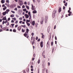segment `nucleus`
Returning <instances> with one entry per match:
<instances>
[{"mask_svg": "<svg viewBox=\"0 0 73 73\" xmlns=\"http://www.w3.org/2000/svg\"><path fill=\"white\" fill-rule=\"evenodd\" d=\"M29 31V29H26V32L24 34V36L27 38H28V37H29V35H28V32Z\"/></svg>", "mask_w": 73, "mask_h": 73, "instance_id": "nucleus-1", "label": "nucleus"}, {"mask_svg": "<svg viewBox=\"0 0 73 73\" xmlns=\"http://www.w3.org/2000/svg\"><path fill=\"white\" fill-rule=\"evenodd\" d=\"M56 13H57V10H54L52 13V17H55V15Z\"/></svg>", "mask_w": 73, "mask_h": 73, "instance_id": "nucleus-2", "label": "nucleus"}, {"mask_svg": "<svg viewBox=\"0 0 73 73\" xmlns=\"http://www.w3.org/2000/svg\"><path fill=\"white\" fill-rule=\"evenodd\" d=\"M48 17L47 16H45L44 18V21L45 23H46L48 22Z\"/></svg>", "mask_w": 73, "mask_h": 73, "instance_id": "nucleus-3", "label": "nucleus"}, {"mask_svg": "<svg viewBox=\"0 0 73 73\" xmlns=\"http://www.w3.org/2000/svg\"><path fill=\"white\" fill-rule=\"evenodd\" d=\"M18 1H19V5L21 6V5H23V4H24L23 2V1H22L21 0H18Z\"/></svg>", "mask_w": 73, "mask_h": 73, "instance_id": "nucleus-4", "label": "nucleus"}, {"mask_svg": "<svg viewBox=\"0 0 73 73\" xmlns=\"http://www.w3.org/2000/svg\"><path fill=\"white\" fill-rule=\"evenodd\" d=\"M25 17L26 19H28V18H29V16L27 14H25Z\"/></svg>", "mask_w": 73, "mask_h": 73, "instance_id": "nucleus-5", "label": "nucleus"}, {"mask_svg": "<svg viewBox=\"0 0 73 73\" xmlns=\"http://www.w3.org/2000/svg\"><path fill=\"white\" fill-rule=\"evenodd\" d=\"M31 6H32L31 9L32 10H33H33H35V7L33 6V4H31Z\"/></svg>", "mask_w": 73, "mask_h": 73, "instance_id": "nucleus-6", "label": "nucleus"}, {"mask_svg": "<svg viewBox=\"0 0 73 73\" xmlns=\"http://www.w3.org/2000/svg\"><path fill=\"white\" fill-rule=\"evenodd\" d=\"M40 45L41 48L43 47V42L42 41L40 43Z\"/></svg>", "mask_w": 73, "mask_h": 73, "instance_id": "nucleus-7", "label": "nucleus"}, {"mask_svg": "<svg viewBox=\"0 0 73 73\" xmlns=\"http://www.w3.org/2000/svg\"><path fill=\"white\" fill-rule=\"evenodd\" d=\"M10 10L9 9H6V11L5 12H6V13L8 14V12H9Z\"/></svg>", "mask_w": 73, "mask_h": 73, "instance_id": "nucleus-8", "label": "nucleus"}, {"mask_svg": "<svg viewBox=\"0 0 73 73\" xmlns=\"http://www.w3.org/2000/svg\"><path fill=\"white\" fill-rule=\"evenodd\" d=\"M11 6L12 7V8H14V7H16V4H12L11 5Z\"/></svg>", "mask_w": 73, "mask_h": 73, "instance_id": "nucleus-9", "label": "nucleus"}, {"mask_svg": "<svg viewBox=\"0 0 73 73\" xmlns=\"http://www.w3.org/2000/svg\"><path fill=\"white\" fill-rule=\"evenodd\" d=\"M58 11L59 13H60V12H61V7H60L59 8Z\"/></svg>", "mask_w": 73, "mask_h": 73, "instance_id": "nucleus-10", "label": "nucleus"}, {"mask_svg": "<svg viewBox=\"0 0 73 73\" xmlns=\"http://www.w3.org/2000/svg\"><path fill=\"white\" fill-rule=\"evenodd\" d=\"M7 20L6 16H5V17H4L2 19V20H3L4 21V20Z\"/></svg>", "mask_w": 73, "mask_h": 73, "instance_id": "nucleus-11", "label": "nucleus"}, {"mask_svg": "<svg viewBox=\"0 0 73 73\" xmlns=\"http://www.w3.org/2000/svg\"><path fill=\"white\" fill-rule=\"evenodd\" d=\"M32 25L33 26H34L35 25V21H33V22L32 23Z\"/></svg>", "mask_w": 73, "mask_h": 73, "instance_id": "nucleus-12", "label": "nucleus"}, {"mask_svg": "<svg viewBox=\"0 0 73 73\" xmlns=\"http://www.w3.org/2000/svg\"><path fill=\"white\" fill-rule=\"evenodd\" d=\"M44 22V19H42V20H41L40 21V24H43V23Z\"/></svg>", "mask_w": 73, "mask_h": 73, "instance_id": "nucleus-13", "label": "nucleus"}, {"mask_svg": "<svg viewBox=\"0 0 73 73\" xmlns=\"http://www.w3.org/2000/svg\"><path fill=\"white\" fill-rule=\"evenodd\" d=\"M4 23H5V24H6V23H7V21H3V22H2V24L3 25H4Z\"/></svg>", "mask_w": 73, "mask_h": 73, "instance_id": "nucleus-14", "label": "nucleus"}, {"mask_svg": "<svg viewBox=\"0 0 73 73\" xmlns=\"http://www.w3.org/2000/svg\"><path fill=\"white\" fill-rule=\"evenodd\" d=\"M21 27H18V31H20L21 30Z\"/></svg>", "mask_w": 73, "mask_h": 73, "instance_id": "nucleus-15", "label": "nucleus"}, {"mask_svg": "<svg viewBox=\"0 0 73 73\" xmlns=\"http://www.w3.org/2000/svg\"><path fill=\"white\" fill-rule=\"evenodd\" d=\"M6 13H6V12L5 11V12H3L2 14L3 15H6Z\"/></svg>", "mask_w": 73, "mask_h": 73, "instance_id": "nucleus-16", "label": "nucleus"}, {"mask_svg": "<svg viewBox=\"0 0 73 73\" xmlns=\"http://www.w3.org/2000/svg\"><path fill=\"white\" fill-rule=\"evenodd\" d=\"M33 13H37V11L36 10H34L33 11Z\"/></svg>", "mask_w": 73, "mask_h": 73, "instance_id": "nucleus-17", "label": "nucleus"}, {"mask_svg": "<svg viewBox=\"0 0 73 73\" xmlns=\"http://www.w3.org/2000/svg\"><path fill=\"white\" fill-rule=\"evenodd\" d=\"M1 3L2 4H4V3H5V0H2V1H1Z\"/></svg>", "mask_w": 73, "mask_h": 73, "instance_id": "nucleus-18", "label": "nucleus"}, {"mask_svg": "<svg viewBox=\"0 0 73 73\" xmlns=\"http://www.w3.org/2000/svg\"><path fill=\"white\" fill-rule=\"evenodd\" d=\"M29 22H30V20H28L27 19L26 21V23H29Z\"/></svg>", "mask_w": 73, "mask_h": 73, "instance_id": "nucleus-19", "label": "nucleus"}, {"mask_svg": "<svg viewBox=\"0 0 73 73\" xmlns=\"http://www.w3.org/2000/svg\"><path fill=\"white\" fill-rule=\"evenodd\" d=\"M6 9H7V7L6 6H5V7L3 8V11H5Z\"/></svg>", "mask_w": 73, "mask_h": 73, "instance_id": "nucleus-20", "label": "nucleus"}, {"mask_svg": "<svg viewBox=\"0 0 73 73\" xmlns=\"http://www.w3.org/2000/svg\"><path fill=\"white\" fill-rule=\"evenodd\" d=\"M40 58H39L38 61V63L39 64H40Z\"/></svg>", "mask_w": 73, "mask_h": 73, "instance_id": "nucleus-21", "label": "nucleus"}, {"mask_svg": "<svg viewBox=\"0 0 73 73\" xmlns=\"http://www.w3.org/2000/svg\"><path fill=\"white\" fill-rule=\"evenodd\" d=\"M26 7L27 8V9H29V6L26 5Z\"/></svg>", "mask_w": 73, "mask_h": 73, "instance_id": "nucleus-22", "label": "nucleus"}, {"mask_svg": "<svg viewBox=\"0 0 73 73\" xmlns=\"http://www.w3.org/2000/svg\"><path fill=\"white\" fill-rule=\"evenodd\" d=\"M14 16H15V15H14L13 14L12 15H10V17H14Z\"/></svg>", "mask_w": 73, "mask_h": 73, "instance_id": "nucleus-23", "label": "nucleus"}, {"mask_svg": "<svg viewBox=\"0 0 73 73\" xmlns=\"http://www.w3.org/2000/svg\"><path fill=\"white\" fill-rule=\"evenodd\" d=\"M48 37L49 38H51V34H49L48 36Z\"/></svg>", "mask_w": 73, "mask_h": 73, "instance_id": "nucleus-24", "label": "nucleus"}, {"mask_svg": "<svg viewBox=\"0 0 73 73\" xmlns=\"http://www.w3.org/2000/svg\"><path fill=\"white\" fill-rule=\"evenodd\" d=\"M26 24H27V25H28V26L29 27L30 26V23H27Z\"/></svg>", "mask_w": 73, "mask_h": 73, "instance_id": "nucleus-25", "label": "nucleus"}, {"mask_svg": "<svg viewBox=\"0 0 73 73\" xmlns=\"http://www.w3.org/2000/svg\"><path fill=\"white\" fill-rule=\"evenodd\" d=\"M29 17H30L29 18V20H31V19H32V17H31V15H30Z\"/></svg>", "mask_w": 73, "mask_h": 73, "instance_id": "nucleus-26", "label": "nucleus"}, {"mask_svg": "<svg viewBox=\"0 0 73 73\" xmlns=\"http://www.w3.org/2000/svg\"><path fill=\"white\" fill-rule=\"evenodd\" d=\"M11 25L13 27H12V28H13V26H14L15 25V24H11Z\"/></svg>", "mask_w": 73, "mask_h": 73, "instance_id": "nucleus-27", "label": "nucleus"}, {"mask_svg": "<svg viewBox=\"0 0 73 73\" xmlns=\"http://www.w3.org/2000/svg\"><path fill=\"white\" fill-rule=\"evenodd\" d=\"M28 15H29V16H30V15H31V12H30V11L28 12Z\"/></svg>", "mask_w": 73, "mask_h": 73, "instance_id": "nucleus-28", "label": "nucleus"}, {"mask_svg": "<svg viewBox=\"0 0 73 73\" xmlns=\"http://www.w3.org/2000/svg\"><path fill=\"white\" fill-rule=\"evenodd\" d=\"M67 5H68V3H66L65 4H64V5L66 6V7L67 6Z\"/></svg>", "mask_w": 73, "mask_h": 73, "instance_id": "nucleus-29", "label": "nucleus"}, {"mask_svg": "<svg viewBox=\"0 0 73 73\" xmlns=\"http://www.w3.org/2000/svg\"><path fill=\"white\" fill-rule=\"evenodd\" d=\"M15 11H17V7H16L15 9H14Z\"/></svg>", "mask_w": 73, "mask_h": 73, "instance_id": "nucleus-30", "label": "nucleus"}, {"mask_svg": "<svg viewBox=\"0 0 73 73\" xmlns=\"http://www.w3.org/2000/svg\"><path fill=\"white\" fill-rule=\"evenodd\" d=\"M42 38H44V35H42Z\"/></svg>", "mask_w": 73, "mask_h": 73, "instance_id": "nucleus-31", "label": "nucleus"}, {"mask_svg": "<svg viewBox=\"0 0 73 73\" xmlns=\"http://www.w3.org/2000/svg\"><path fill=\"white\" fill-rule=\"evenodd\" d=\"M13 31L14 32H16V30L15 29H14L13 30Z\"/></svg>", "mask_w": 73, "mask_h": 73, "instance_id": "nucleus-32", "label": "nucleus"}, {"mask_svg": "<svg viewBox=\"0 0 73 73\" xmlns=\"http://www.w3.org/2000/svg\"><path fill=\"white\" fill-rule=\"evenodd\" d=\"M22 32H25L24 30V29H22Z\"/></svg>", "mask_w": 73, "mask_h": 73, "instance_id": "nucleus-33", "label": "nucleus"}, {"mask_svg": "<svg viewBox=\"0 0 73 73\" xmlns=\"http://www.w3.org/2000/svg\"><path fill=\"white\" fill-rule=\"evenodd\" d=\"M11 12L13 13H15V12L13 11H11Z\"/></svg>", "mask_w": 73, "mask_h": 73, "instance_id": "nucleus-34", "label": "nucleus"}, {"mask_svg": "<svg viewBox=\"0 0 73 73\" xmlns=\"http://www.w3.org/2000/svg\"><path fill=\"white\" fill-rule=\"evenodd\" d=\"M23 11H24V12H25V11H27V9H23Z\"/></svg>", "mask_w": 73, "mask_h": 73, "instance_id": "nucleus-35", "label": "nucleus"}, {"mask_svg": "<svg viewBox=\"0 0 73 73\" xmlns=\"http://www.w3.org/2000/svg\"><path fill=\"white\" fill-rule=\"evenodd\" d=\"M17 7L18 8H21V7L19 6H17Z\"/></svg>", "mask_w": 73, "mask_h": 73, "instance_id": "nucleus-36", "label": "nucleus"}, {"mask_svg": "<svg viewBox=\"0 0 73 73\" xmlns=\"http://www.w3.org/2000/svg\"><path fill=\"white\" fill-rule=\"evenodd\" d=\"M47 45V47L48 48L49 46V44H46Z\"/></svg>", "mask_w": 73, "mask_h": 73, "instance_id": "nucleus-37", "label": "nucleus"}, {"mask_svg": "<svg viewBox=\"0 0 73 73\" xmlns=\"http://www.w3.org/2000/svg\"><path fill=\"white\" fill-rule=\"evenodd\" d=\"M53 42H51V46H53Z\"/></svg>", "mask_w": 73, "mask_h": 73, "instance_id": "nucleus-38", "label": "nucleus"}, {"mask_svg": "<svg viewBox=\"0 0 73 73\" xmlns=\"http://www.w3.org/2000/svg\"><path fill=\"white\" fill-rule=\"evenodd\" d=\"M33 36H32L31 38V40H33Z\"/></svg>", "mask_w": 73, "mask_h": 73, "instance_id": "nucleus-39", "label": "nucleus"}, {"mask_svg": "<svg viewBox=\"0 0 73 73\" xmlns=\"http://www.w3.org/2000/svg\"><path fill=\"white\" fill-rule=\"evenodd\" d=\"M54 48H52V52L53 53V52H54Z\"/></svg>", "mask_w": 73, "mask_h": 73, "instance_id": "nucleus-40", "label": "nucleus"}, {"mask_svg": "<svg viewBox=\"0 0 73 73\" xmlns=\"http://www.w3.org/2000/svg\"><path fill=\"white\" fill-rule=\"evenodd\" d=\"M46 73H48V69H46Z\"/></svg>", "mask_w": 73, "mask_h": 73, "instance_id": "nucleus-41", "label": "nucleus"}, {"mask_svg": "<svg viewBox=\"0 0 73 73\" xmlns=\"http://www.w3.org/2000/svg\"><path fill=\"white\" fill-rule=\"evenodd\" d=\"M31 35H32V36H34V33H31Z\"/></svg>", "mask_w": 73, "mask_h": 73, "instance_id": "nucleus-42", "label": "nucleus"}, {"mask_svg": "<svg viewBox=\"0 0 73 73\" xmlns=\"http://www.w3.org/2000/svg\"><path fill=\"white\" fill-rule=\"evenodd\" d=\"M6 3H9V0H7L6 1Z\"/></svg>", "mask_w": 73, "mask_h": 73, "instance_id": "nucleus-43", "label": "nucleus"}, {"mask_svg": "<svg viewBox=\"0 0 73 73\" xmlns=\"http://www.w3.org/2000/svg\"><path fill=\"white\" fill-rule=\"evenodd\" d=\"M24 4H25V5H27V2H25Z\"/></svg>", "mask_w": 73, "mask_h": 73, "instance_id": "nucleus-44", "label": "nucleus"}, {"mask_svg": "<svg viewBox=\"0 0 73 73\" xmlns=\"http://www.w3.org/2000/svg\"><path fill=\"white\" fill-rule=\"evenodd\" d=\"M17 27H18V25H15V28H17Z\"/></svg>", "mask_w": 73, "mask_h": 73, "instance_id": "nucleus-45", "label": "nucleus"}, {"mask_svg": "<svg viewBox=\"0 0 73 73\" xmlns=\"http://www.w3.org/2000/svg\"><path fill=\"white\" fill-rule=\"evenodd\" d=\"M15 23H16V24H17L18 23V21H16L15 22Z\"/></svg>", "mask_w": 73, "mask_h": 73, "instance_id": "nucleus-46", "label": "nucleus"}, {"mask_svg": "<svg viewBox=\"0 0 73 73\" xmlns=\"http://www.w3.org/2000/svg\"><path fill=\"white\" fill-rule=\"evenodd\" d=\"M25 8V6L24 5H23L22 6V8Z\"/></svg>", "mask_w": 73, "mask_h": 73, "instance_id": "nucleus-47", "label": "nucleus"}, {"mask_svg": "<svg viewBox=\"0 0 73 73\" xmlns=\"http://www.w3.org/2000/svg\"><path fill=\"white\" fill-rule=\"evenodd\" d=\"M38 37L36 36V40H38Z\"/></svg>", "mask_w": 73, "mask_h": 73, "instance_id": "nucleus-48", "label": "nucleus"}, {"mask_svg": "<svg viewBox=\"0 0 73 73\" xmlns=\"http://www.w3.org/2000/svg\"><path fill=\"white\" fill-rule=\"evenodd\" d=\"M23 28H25V27H26V26H25V25H24L23 26Z\"/></svg>", "mask_w": 73, "mask_h": 73, "instance_id": "nucleus-49", "label": "nucleus"}, {"mask_svg": "<svg viewBox=\"0 0 73 73\" xmlns=\"http://www.w3.org/2000/svg\"><path fill=\"white\" fill-rule=\"evenodd\" d=\"M63 9H65V6H63Z\"/></svg>", "mask_w": 73, "mask_h": 73, "instance_id": "nucleus-50", "label": "nucleus"}, {"mask_svg": "<svg viewBox=\"0 0 73 73\" xmlns=\"http://www.w3.org/2000/svg\"><path fill=\"white\" fill-rule=\"evenodd\" d=\"M16 16L17 18L19 17V16L18 15H16Z\"/></svg>", "mask_w": 73, "mask_h": 73, "instance_id": "nucleus-51", "label": "nucleus"}, {"mask_svg": "<svg viewBox=\"0 0 73 73\" xmlns=\"http://www.w3.org/2000/svg\"><path fill=\"white\" fill-rule=\"evenodd\" d=\"M19 23L20 24H21V23H22V21H19Z\"/></svg>", "mask_w": 73, "mask_h": 73, "instance_id": "nucleus-52", "label": "nucleus"}, {"mask_svg": "<svg viewBox=\"0 0 73 73\" xmlns=\"http://www.w3.org/2000/svg\"><path fill=\"white\" fill-rule=\"evenodd\" d=\"M55 40H57V37L56 36H55Z\"/></svg>", "mask_w": 73, "mask_h": 73, "instance_id": "nucleus-53", "label": "nucleus"}, {"mask_svg": "<svg viewBox=\"0 0 73 73\" xmlns=\"http://www.w3.org/2000/svg\"><path fill=\"white\" fill-rule=\"evenodd\" d=\"M0 27L1 28H2L3 26L2 25H1L0 26Z\"/></svg>", "mask_w": 73, "mask_h": 73, "instance_id": "nucleus-54", "label": "nucleus"}, {"mask_svg": "<svg viewBox=\"0 0 73 73\" xmlns=\"http://www.w3.org/2000/svg\"><path fill=\"white\" fill-rule=\"evenodd\" d=\"M56 25H55L54 26V29H56Z\"/></svg>", "mask_w": 73, "mask_h": 73, "instance_id": "nucleus-55", "label": "nucleus"}, {"mask_svg": "<svg viewBox=\"0 0 73 73\" xmlns=\"http://www.w3.org/2000/svg\"><path fill=\"white\" fill-rule=\"evenodd\" d=\"M33 3H35L36 2V1L35 0H33Z\"/></svg>", "mask_w": 73, "mask_h": 73, "instance_id": "nucleus-56", "label": "nucleus"}, {"mask_svg": "<svg viewBox=\"0 0 73 73\" xmlns=\"http://www.w3.org/2000/svg\"><path fill=\"white\" fill-rule=\"evenodd\" d=\"M38 3H40V0H37Z\"/></svg>", "mask_w": 73, "mask_h": 73, "instance_id": "nucleus-57", "label": "nucleus"}, {"mask_svg": "<svg viewBox=\"0 0 73 73\" xmlns=\"http://www.w3.org/2000/svg\"><path fill=\"white\" fill-rule=\"evenodd\" d=\"M5 7V5L3 4L2 5V7Z\"/></svg>", "mask_w": 73, "mask_h": 73, "instance_id": "nucleus-58", "label": "nucleus"}, {"mask_svg": "<svg viewBox=\"0 0 73 73\" xmlns=\"http://www.w3.org/2000/svg\"><path fill=\"white\" fill-rule=\"evenodd\" d=\"M11 23H14V21H13V20H12L11 21Z\"/></svg>", "mask_w": 73, "mask_h": 73, "instance_id": "nucleus-59", "label": "nucleus"}, {"mask_svg": "<svg viewBox=\"0 0 73 73\" xmlns=\"http://www.w3.org/2000/svg\"><path fill=\"white\" fill-rule=\"evenodd\" d=\"M19 19L20 20H22L23 19H22V17H21L19 18Z\"/></svg>", "mask_w": 73, "mask_h": 73, "instance_id": "nucleus-60", "label": "nucleus"}, {"mask_svg": "<svg viewBox=\"0 0 73 73\" xmlns=\"http://www.w3.org/2000/svg\"><path fill=\"white\" fill-rule=\"evenodd\" d=\"M31 71L32 72H33V68H32L31 69Z\"/></svg>", "mask_w": 73, "mask_h": 73, "instance_id": "nucleus-61", "label": "nucleus"}, {"mask_svg": "<svg viewBox=\"0 0 73 73\" xmlns=\"http://www.w3.org/2000/svg\"><path fill=\"white\" fill-rule=\"evenodd\" d=\"M10 18H8V21H9V20H10Z\"/></svg>", "mask_w": 73, "mask_h": 73, "instance_id": "nucleus-62", "label": "nucleus"}, {"mask_svg": "<svg viewBox=\"0 0 73 73\" xmlns=\"http://www.w3.org/2000/svg\"><path fill=\"white\" fill-rule=\"evenodd\" d=\"M33 57H35V54H33Z\"/></svg>", "mask_w": 73, "mask_h": 73, "instance_id": "nucleus-63", "label": "nucleus"}, {"mask_svg": "<svg viewBox=\"0 0 73 73\" xmlns=\"http://www.w3.org/2000/svg\"><path fill=\"white\" fill-rule=\"evenodd\" d=\"M48 66H50V63H49V62H48Z\"/></svg>", "mask_w": 73, "mask_h": 73, "instance_id": "nucleus-64", "label": "nucleus"}]
</instances>
